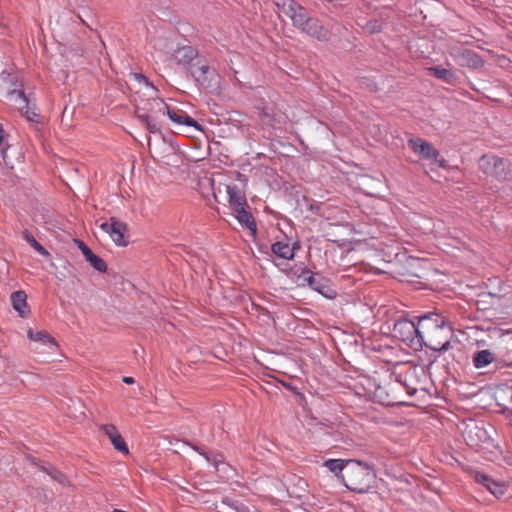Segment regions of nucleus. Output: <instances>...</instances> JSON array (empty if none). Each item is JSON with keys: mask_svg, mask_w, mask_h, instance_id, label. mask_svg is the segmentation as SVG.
Here are the masks:
<instances>
[{"mask_svg": "<svg viewBox=\"0 0 512 512\" xmlns=\"http://www.w3.org/2000/svg\"><path fill=\"white\" fill-rule=\"evenodd\" d=\"M157 93L155 86H146V91H136L134 94L136 117L150 133L161 131L159 119L166 115L168 109V105L157 96Z\"/></svg>", "mask_w": 512, "mask_h": 512, "instance_id": "1", "label": "nucleus"}, {"mask_svg": "<svg viewBox=\"0 0 512 512\" xmlns=\"http://www.w3.org/2000/svg\"><path fill=\"white\" fill-rule=\"evenodd\" d=\"M420 345L434 351L448 350L447 318L438 313H428L419 317Z\"/></svg>", "mask_w": 512, "mask_h": 512, "instance_id": "2", "label": "nucleus"}, {"mask_svg": "<svg viewBox=\"0 0 512 512\" xmlns=\"http://www.w3.org/2000/svg\"><path fill=\"white\" fill-rule=\"evenodd\" d=\"M416 393L415 388H411L405 382L390 374L387 379L381 382L375 389V397L386 406L402 405L405 403V395Z\"/></svg>", "mask_w": 512, "mask_h": 512, "instance_id": "3", "label": "nucleus"}, {"mask_svg": "<svg viewBox=\"0 0 512 512\" xmlns=\"http://www.w3.org/2000/svg\"><path fill=\"white\" fill-rule=\"evenodd\" d=\"M286 273L298 287L308 286L329 299L336 297L337 293L332 288L330 280L319 273H314L308 268H302L300 271L299 269H290Z\"/></svg>", "mask_w": 512, "mask_h": 512, "instance_id": "4", "label": "nucleus"}, {"mask_svg": "<svg viewBox=\"0 0 512 512\" xmlns=\"http://www.w3.org/2000/svg\"><path fill=\"white\" fill-rule=\"evenodd\" d=\"M190 76L198 88L213 95L221 93L222 77L205 56L197 62Z\"/></svg>", "mask_w": 512, "mask_h": 512, "instance_id": "5", "label": "nucleus"}, {"mask_svg": "<svg viewBox=\"0 0 512 512\" xmlns=\"http://www.w3.org/2000/svg\"><path fill=\"white\" fill-rule=\"evenodd\" d=\"M480 170L498 180L512 181V163L496 155H483L478 162Z\"/></svg>", "mask_w": 512, "mask_h": 512, "instance_id": "6", "label": "nucleus"}, {"mask_svg": "<svg viewBox=\"0 0 512 512\" xmlns=\"http://www.w3.org/2000/svg\"><path fill=\"white\" fill-rule=\"evenodd\" d=\"M393 335L395 338L406 343L415 349L420 345V323L417 325L406 318H399L393 325Z\"/></svg>", "mask_w": 512, "mask_h": 512, "instance_id": "7", "label": "nucleus"}, {"mask_svg": "<svg viewBox=\"0 0 512 512\" xmlns=\"http://www.w3.org/2000/svg\"><path fill=\"white\" fill-rule=\"evenodd\" d=\"M100 228L109 234L117 246L126 247L129 244V228L127 223L116 217H110L109 222H104Z\"/></svg>", "mask_w": 512, "mask_h": 512, "instance_id": "8", "label": "nucleus"}, {"mask_svg": "<svg viewBox=\"0 0 512 512\" xmlns=\"http://www.w3.org/2000/svg\"><path fill=\"white\" fill-rule=\"evenodd\" d=\"M408 145L412 151L417 154L420 158L425 160H433L432 164H436L438 167L445 168V160H438L439 152L435 147L428 141L422 138H411L408 140Z\"/></svg>", "mask_w": 512, "mask_h": 512, "instance_id": "9", "label": "nucleus"}, {"mask_svg": "<svg viewBox=\"0 0 512 512\" xmlns=\"http://www.w3.org/2000/svg\"><path fill=\"white\" fill-rule=\"evenodd\" d=\"M324 466L327 467L331 472L335 474L337 478H341L344 480V475L341 473L345 470L348 474L349 472H353L356 470H371L372 467L369 466L367 463H363L362 461L355 460V459H349V460H342V459H330L327 460L324 463Z\"/></svg>", "mask_w": 512, "mask_h": 512, "instance_id": "10", "label": "nucleus"}, {"mask_svg": "<svg viewBox=\"0 0 512 512\" xmlns=\"http://www.w3.org/2000/svg\"><path fill=\"white\" fill-rule=\"evenodd\" d=\"M11 101L18 104V109L27 118L28 121L34 123L41 122V115L35 105H30V100L21 88H14L11 93Z\"/></svg>", "mask_w": 512, "mask_h": 512, "instance_id": "11", "label": "nucleus"}, {"mask_svg": "<svg viewBox=\"0 0 512 512\" xmlns=\"http://www.w3.org/2000/svg\"><path fill=\"white\" fill-rule=\"evenodd\" d=\"M204 56L192 46H182L177 48L173 53V59L178 65H181L189 74L192 73L197 62Z\"/></svg>", "mask_w": 512, "mask_h": 512, "instance_id": "12", "label": "nucleus"}, {"mask_svg": "<svg viewBox=\"0 0 512 512\" xmlns=\"http://www.w3.org/2000/svg\"><path fill=\"white\" fill-rule=\"evenodd\" d=\"M187 444L191 446L193 450L202 455L208 462L213 463L219 478H231L233 476L232 473L234 470L228 463L224 461V457L222 454L216 453L211 455L205 452L201 447L197 445H193L188 442Z\"/></svg>", "mask_w": 512, "mask_h": 512, "instance_id": "13", "label": "nucleus"}, {"mask_svg": "<svg viewBox=\"0 0 512 512\" xmlns=\"http://www.w3.org/2000/svg\"><path fill=\"white\" fill-rule=\"evenodd\" d=\"M297 29L319 41H328L331 35L330 31L325 28L317 18L313 17L308 18L307 22H304V24Z\"/></svg>", "mask_w": 512, "mask_h": 512, "instance_id": "14", "label": "nucleus"}, {"mask_svg": "<svg viewBox=\"0 0 512 512\" xmlns=\"http://www.w3.org/2000/svg\"><path fill=\"white\" fill-rule=\"evenodd\" d=\"M100 430L104 432L105 435L108 436L111 443L113 444L114 448L122 453L128 454L129 449L122 438L121 434L119 433L117 427L114 424H104L100 426Z\"/></svg>", "mask_w": 512, "mask_h": 512, "instance_id": "15", "label": "nucleus"}, {"mask_svg": "<svg viewBox=\"0 0 512 512\" xmlns=\"http://www.w3.org/2000/svg\"><path fill=\"white\" fill-rule=\"evenodd\" d=\"M166 114L169 119L178 125H185L188 127H194L197 130L202 131L201 125L192 117H190L185 111L178 108H170L166 110Z\"/></svg>", "mask_w": 512, "mask_h": 512, "instance_id": "16", "label": "nucleus"}, {"mask_svg": "<svg viewBox=\"0 0 512 512\" xmlns=\"http://www.w3.org/2000/svg\"><path fill=\"white\" fill-rule=\"evenodd\" d=\"M300 249V243L298 241L294 242L292 245L289 244L288 240L286 241H277L272 244L271 250L272 252L279 258H283L286 260H292L295 256V252Z\"/></svg>", "mask_w": 512, "mask_h": 512, "instance_id": "17", "label": "nucleus"}, {"mask_svg": "<svg viewBox=\"0 0 512 512\" xmlns=\"http://www.w3.org/2000/svg\"><path fill=\"white\" fill-rule=\"evenodd\" d=\"M226 190L228 194V202L233 211L236 209H243V207H248L245 195L236 185H227Z\"/></svg>", "mask_w": 512, "mask_h": 512, "instance_id": "18", "label": "nucleus"}, {"mask_svg": "<svg viewBox=\"0 0 512 512\" xmlns=\"http://www.w3.org/2000/svg\"><path fill=\"white\" fill-rule=\"evenodd\" d=\"M248 209L249 206L243 207V209L234 210V213L239 223L243 227H246L252 233V235L255 236L257 233V224L255 218Z\"/></svg>", "mask_w": 512, "mask_h": 512, "instance_id": "19", "label": "nucleus"}, {"mask_svg": "<svg viewBox=\"0 0 512 512\" xmlns=\"http://www.w3.org/2000/svg\"><path fill=\"white\" fill-rule=\"evenodd\" d=\"M11 302L13 308L19 313L22 318L28 317L30 309L27 305V294L22 291H15L11 294Z\"/></svg>", "mask_w": 512, "mask_h": 512, "instance_id": "20", "label": "nucleus"}, {"mask_svg": "<svg viewBox=\"0 0 512 512\" xmlns=\"http://www.w3.org/2000/svg\"><path fill=\"white\" fill-rule=\"evenodd\" d=\"M481 485V491H488L495 498L503 497L507 492L508 482H478Z\"/></svg>", "mask_w": 512, "mask_h": 512, "instance_id": "21", "label": "nucleus"}, {"mask_svg": "<svg viewBox=\"0 0 512 512\" xmlns=\"http://www.w3.org/2000/svg\"><path fill=\"white\" fill-rule=\"evenodd\" d=\"M0 81L7 85L8 97L10 100H11L10 93L14 88H18V89L21 88L22 90H24L22 79L18 74H13V73L3 71L0 74Z\"/></svg>", "mask_w": 512, "mask_h": 512, "instance_id": "22", "label": "nucleus"}, {"mask_svg": "<svg viewBox=\"0 0 512 512\" xmlns=\"http://www.w3.org/2000/svg\"><path fill=\"white\" fill-rule=\"evenodd\" d=\"M465 439L471 446H479V442L475 439L477 437L479 440L482 438L486 439V433L483 428L479 427L476 424L470 425L465 430Z\"/></svg>", "mask_w": 512, "mask_h": 512, "instance_id": "23", "label": "nucleus"}, {"mask_svg": "<svg viewBox=\"0 0 512 512\" xmlns=\"http://www.w3.org/2000/svg\"><path fill=\"white\" fill-rule=\"evenodd\" d=\"M495 359V354L492 351L485 349L475 353L473 356V364L477 369H481L494 362Z\"/></svg>", "mask_w": 512, "mask_h": 512, "instance_id": "24", "label": "nucleus"}, {"mask_svg": "<svg viewBox=\"0 0 512 512\" xmlns=\"http://www.w3.org/2000/svg\"><path fill=\"white\" fill-rule=\"evenodd\" d=\"M26 458L29 461H31V463L35 465L39 470L43 471L47 476H49L53 480H60V478L63 477L62 473L52 465L36 461V459L30 455H27Z\"/></svg>", "mask_w": 512, "mask_h": 512, "instance_id": "25", "label": "nucleus"}, {"mask_svg": "<svg viewBox=\"0 0 512 512\" xmlns=\"http://www.w3.org/2000/svg\"><path fill=\"white\" fill-rule=\"evenodd\" d=\"M258 110V116L264 125L273 126L278 121L277 114L273 106L266 105L258 108Z\"/></svg>", "mask_w": 512, "mask_h": 512, "instance_id": "26", "label": "nucleus"}, {"mask_svg": "<svg viewBox=\"0 0 512 512\" xmlns=\"http://www.w3.org/2000/svg\"><path fill=\"white\" fill-rule=\"evenodd\" d=\"M83 255L86 261L89 262L95 270H97L100 273H105L107 271L106 262L101 257L94 254L90 248L87 251H85Z\"/></svg>", "mask_w": 512, "mask_h": 512, "instance_id": "27", "label": "nucleus"}, {"mask_svg": "<svg viewBox=\"0 0 512 512\" xmlns=\"http://www.w3.org/2000/svg\"><path fill=\"white\" fill-rule=\"evenodd\" d=\"M27 336L32 341L42 342L44 344L49 343L53 345L56 349L58 348V344L55 338L50 336L46 331H34L33 329H29L27 331Z\"/></svg>", "mask_w": 512, "mask_h": 512, "instance_id": "28", "label": "nucleus"}, {"mask_svg": "<svg viewBox=\"0 0 512 512\" xmlns=\"http://www.w3.org/2000/svg\"><path fill=\"white\" fill-rule=\"evenodd\" d=\"M23 237L39 254L43 256L50 255L46 248L42 246L28 230H24Z\"/></svg>", "mask_w": 512, "mask_h": 512, "instance_id": "29", "label": "nucleus"}, {"mask_svg": "<svg viewBox=\"0 0 512 512\" xmlns=\"http://www.w3.org/2000/svg\"><path fill=\"white\" fill-rule=\"evenodd\" d=\"M343 485L350 491L357 493L369 492L372 487L367 482H342Z\"/></svg>", "mask_w": 512, "mask_h": 512, "instance_id": "30", "label": "nucleus"}, {"mask_svg": "<svg viewBox=\"0 0 512 512\" xmlns=\"http://www.w3.org/2000/svg\"><path fill=\"white\" fill-rule=\"evenodd\" d=\"M223 503L229 506L235 512H260L258 510L251 511L249 507H247L243 503H240L239 501L230 498H224Z\"/></svg>", "mask_w": 512, "mask_h": 512, "instance_id": "31", "label": "nucleus"}, {"mask_svg": "<svg viewBox=\"0 0 512 512\" xmlns=\"http://www.w3.org/2000/svg\"><path fill=\"white\" fill-rule=\"evenodd\" d=\"M310 17L311 16L309 15L308 11L304 7L301 6V8L298 9V12L296 13V15H294L292 24L296 28L301 27V25H303L304 22H307L308 18H310Z\"/></svg>", "mask_w": 512, "mask_h": 512, "instance_id": "32", "label": "nucleus"}, {"mask_svg": "<svg viewBox=\"0 0 512 512\" xmlns=\"http://www.w3.org/2000/svg\"><path fill=\"white\" fill-rule=\"evenodd\" d=\"M131 76L139 83L142 84L143 87L138 91H146V86H154L149 82L148 78L140 73H132Z\"/></svg>", "mask_w": 512, "mask_h": 512, "instance_id": "33", "label": "nucleus"}, {"mask_svg": "<svg viewBox=\"0 0 512 512\" xmlns=\"http://www.w3.org/2000/svg\"><path fill=\"white\" fill-rule=\"evenodd\" d=\"M435 77L444 81L448 80V70L440 67H430L428 69Z\"/></svg>", "mask_w": 512, "mask_h": 512, "instance_id": "34", "label": "nucleus"}, {"mask_svg": "<svg viewBox=\"0 0 512 512\" xmlns=\"http://www.w3.org/2000/svg\"><path fill=\"white\" fill-rule=\"evenodd\" d=\"M273 3L278 10L285 14L289 7L294 5V0H273Z\"/></svg>", "mask_w": 512, "mask_h": 512, "instance_id": "35", "label": "nucleus"}, {"mask_svg": "<svg viewBox=\"0 0 512 512\" xmlns=\"http://www.w3.org/2000/svg\"><path fill=\"white\" fill-rule=\"evenodd\" d=\"M6 146H7V143L5 141V132H4L2 124L0 123V149H1V153H2L4 160L6 158V152H5Z\"/></svg>", "mask_w": 512, "mask_h": 512, "instance_id": "36", "label": "nucleus"}, {"mask_svg": "<svg viewBox=\"0 0 512 512\" xmlns=\"http://www.w3.org/2000/svg\"><path fill=\"white\" fill-rule=\"evenodd\" d=\"M301 8V5L298 4L295 0H294V5H291L289 7V9L286 11L285 15L288 16L291 21L293 20V17L294 15H296V13L298 12V9Z\"/></svg>", "mask_w": 512, "mask_h": 512, "instance_id": "37", "label": "nucleus"}, {"mask_svg": "<svg viewBox=\"0 0 512 512\" xmlns=\"http://www.w3.org/2000/svg\"><path fill=\"white\" fill-rule=\"evenodd\" d=\"M74 242L76 243L78 248L81 250L82 254H84L85 251H87L89 249V247L83 241H81L79 239H74Z\"/></svg>", "mask_w": 512, "mask_h": 512, "instance_id": "38", "label": "nucleus"}, {"mask_svg": "<svg viewBox=\"0 0 512 512\" xmlns=\"http://www.w3.org/2000/svg\"><path fill=\"white\" fill-rule=\"evenodd\" d=\"M123 382L126 383V384H133L135 381H134V378L132 377H129V376H125L123 377Z\"/></svg>", "mask_w": 512, "mask_h": 512, "instance_id": "39", "label": "nucleus"}, {"mask_svg": "<svg viewBox=\"0 0 512 512\" xmlns=\"http://www.w3.org/2000/svg\"><path fill=\"white\" fill-rule=\"evenodd\" d=\"M476 480H483V481H486V480H490L489 477L487 475H484V474H480V475H477L476 476Z\"/></svg>", "mask_w": 512, "mask_h": 512, "instance_id": "40", "label": "nucleus"}, {"mask_svg": "<svg viewBox=\"0 0 512 512\" xmlns=\"http://www.w3.org/2000/svg\"><path fill=\"white\" fill-rule=\"evenodd\" d=\"M376 24H377V22H375V24H374V25H376ZM371 31H372V32H376V31H377V30H376V27H375V26H372Z\"/></svg>", "mask_w": 512, "mask_h": 512, "instance_id": "41", "label": "nucleus"}, {"mask_svg": "<svg viewBox=\"0 0 512 512\" xmlns=\"http://www.w3.org/2000/svg\"><path fill=\"white\" fill-rule=\"evenodd\" d=\"M431 367L434 368L435 367V361L434 362H431Z\"/></svg>", "mask_w": 512, "mask_h": 512, "instance_id": "42", "label": "nucleus"}, {"mask_svg": "<svg viewBox=\"0 0 512 512\" xmlns=\"http://www.w3.org/2000/svg\"><path fill=\"white\" fill-rule=\"evenodd\" d=\"M511 421H512V419H511Z\"/></svg>", "mask_w": 512, "mask_h": 512, "instance_id": "43", "label": "nucleus"}]
</instances>
